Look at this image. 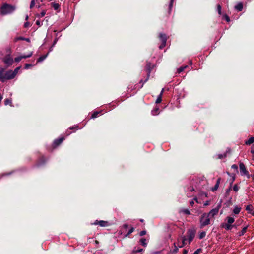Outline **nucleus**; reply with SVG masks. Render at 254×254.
<instances>
[{"label": "nucleus", "mask_w": 254, "mask_h": 254, "mask_svg": "<svg viewBox=\"0 0 254 254\" xmlns=\"http://www.w3.org/2000/svg\"><path fill=\"white\" fill-rule=\"evenodd\" d=\"M217 11L219 15H222V6L220 4L217 5Z\"/></svg>", "instance_id": "nucleus-38"}, {"label": "nucleus", "mask_w": 254, "mask_h": 254, "mask_svg": "<svg viewBox=\"0 0 254 254\" xmlns=\"http://www.w3.org/2000/svg\"><path fill=\"white\" fill-rule=\"evenodd\" d=\"M10 70L5 71L3 68L0 69V81L2 82H5L7 80L13 79L10 78L11 74L9 73Z\"/></svg>", "instance_id": "nucleus-5"}, {"label": "nucleus", "mask_w": 254, "mask_h": 254, "mask_svg": "<svg viewBox=\"0 0 254 254\" xmlns=\"http://www.w3.org/2000/svg\"><path fill=\"white\" fill-rule=\"evenodd\" d=\"M254 207L252 205H248L246 206V210L248 211L249 214L254 216V211H253Z\"/></svg>", "instance_id": "nucleus-23"}, {"label": "nucleus", "mask_w": 254, "mask_h": 254, "mask_svg": "<svg viewBox=\"0 0 254 254\" xmlns=\"http://www.w3.org/2000/svg\"><path fill=\"white\" fill-rule=\"evenodd\" d=\"M118 104V102L117 101H113L112 102L106 105V107H109V110L111 111V110L113 109L114 108H115L117 105Z\"/></svg>", "instance_id": "nucleus-17"}, {"label": "nucleus", "mask_w": 254, "mask_h": 254, "mask_svg": "<svg viewBox=\"0 0 254 254\" xmlns=\"http://www.w3.org/2000/svg\"><path fill=\"white\" fill-rule=\"evenodd\" d=\"M92 224L99 225L101 227H107L110 225V223L107 221L96 220Z\"/></svg>", "instance_id": "nucleus-13"}, {"label": "nucleus", "mask_w": 254, "mask_h": 254, "mask_svg": "<svg viewBox=\"0 0 254 254\" xmlns=\"http://www.w3.org/2000/svg\"><path fill=\"white\" fill-rule=\"evenodd\" d=\"M158 37L161 42V44L159 46V49L161 50L166 46V42H167L168 37L166 35V34H165L164 33H160L159 34Z\"/></svg>", "instance_id": "nucleus-10"}, {"label": "nucleus", "mask_w": 254, "mask_h": 254, "mask_svg": "<svg viewBox=\"0 0 254 254\" xmlns=\"http://www.w3.org/2000/svg\"><path fill=\"white\" fill-rule=\"evenodd\" d=\"M32 64L26 63L25 64L24 68L27 69L29 67H32Z\"/></svg>", "instance_id": "nucleus-49"}, {"label": "nucleus", "mask_w": 254, "mask_h": 254, "mask_svg": "<svg viewBox=\"0 0 254 254\" xmlns=\"http://www.w3.org/2000/svg\"><path fill=\"white\" fill-rule=\"evenodd\" d=\"M248 227V226H247L244 227L242 229V230L238 233V236L240 237V236L244 235L245 234V233L247 232Z\"/></svg>", "instance_id": "nucleus-29"}, {"label": "nucleus", "mask_w": 254, "mask_h": 254, "mask_svg": "<svg viewBox=\"0 0 254 254\" xmlns=\"http://www.w3.org/2000/svg\"><path fill=\"white\" fill-rule=\"evenodd\" d=\"M251 177H252V180H253V181L254 182V173L253 174L251 175Z\"/></svg>", "instance_id": "nucleus-64"}, {"label": "nucleus", "mask_w": 254, "mask_h": 254, "mask_svg": "<svg viewBox=\"0 0 254 254\" xmlns=\"http://www.w3.org/2000/svg\"><path fill=\"white\" fill-rule=\"evenodd\" d=\"M222 19L226 21L227 22L230 21V18L227 14H224L222 15Z\"/></svg>", "instance_id": "nucleus-36"}, {"label": "nucleus", "mask_w": 254, "mask_h": 254, "mask_svg": "<svg viewBox=\"0 0 254 254\" xmlns=\"http://www.w3.org/2000/svg\"><path fill=\"white\" fill-rule=\"evenodd\" d=\"M196 233V231L194 228H190L187 230L186 235L184 236L187 238V241H188L189 244H190L193 240Z\"/></svg>", "instance_id": "nucleus-3"}, {"label": "nucleus", "mask_w": 254, "mask_h": 254, "mask_svg": "<svg viewBox=\"0 0 254 254\" xmlns=\"http://www.w3.org/2000/svg\"><path fill=\"white\" fill-rule=\"evenodd\" d=\"M184 70V68H183L182 66L180 67L179 68H178L177 69V72L178 74H180L181 73L182 71H183Z\"/></svg>", "instance_id": "nucleus-47"}, {"label": "nucleus", "mask_w": 254, "mask_h": 254, "mask_svg": "<svg viewBox=\"0 0 254 254\" xmlns=\"http://www.w3.org/2000/svg\"><path fill=\"white\" fill-rule=\"evenodd\" d=\"M100 110H103L104 111V114L105 113H107L108 111H110L109 110V107L106 108V105L104 106H102V109Z\"/></svg>", "instance_id": "nucleus-44"}, {"label": "nucleus", "mask_w": 254, "mask_h": 254, "mask_svg": "<svg viewBox=\"0 0 254 254\" xmlns=\"http://www.w3.org/2000/svg\"><path fill=\"white\" fill-rule=\"evenodd\" d=\"M151 114L153 116L157 115L159 114V108L158 106H156L152 111Z\"/></svg>", "instance_id": "nucleus-26"}, {"label": "nucleus", "mask_w": 254, "mask_h": 254, "mask_svg": "<svg viewBox=\"0 0 254 254\" xmlns=\"http://www.w3.org/2000/svg\"><path fill=\"white\" fill-rule=\"evenodd\" d=\"M227 151H226V152H225L223 154H219L217 155V156H218V159H222L223 158H225L227 157Z\"/></svg>", "instance_id": "nucleus-35"}, {"label": "nucleus", "mask_w": 254, "mask_h": 254, "mask_svg": "<svg viewBox=\"0 0 254 254\" xmlns=\"http://www.w3.org/2000/svg\"><path fill=\"white\" fill-rule=\"evenodd\" d=\"M143 251V249H139V248H137L136 247H134L133 250H132V253L133 254H136V253H140V252H142Z\"/></svg>", "instance_id": "nucleus-34"}, {"label": "nucleus", "mask_w": 254, "mask_h": 254, "mask_svg": "<svg viewBox=\"0 0 254 254\" xmlns=\"http://www.w3.org/2000/svg\"><path fill=\"white\" fill-rule=\"evenodd\" d=\"M234 226V225H230L228 223H222L221 224V227L227 230H231Z\"/></svg>", "instance_id": "nucleus-20"}, {"label": "nucleus", "mask_w": 254, "mask_h": 254, "mask_svg": "<svg viewBox=\"0 0 254 254\" xmlns=\"http://www.w3.org/2000/svg\"><path fill=\"white\" fill-rule=\"evenodd\" d=\"M209 204H210V201H206L205 202V203H204V206H207V205H209Z\"/></svg>", "instance_id": "nucleus-61"}, {"label": "nucleus", "mask_w": 254, "mask_h": 254, "mask_svg": "<svg viewBox=\"0 0 254 254\" xmlns=\"http://www.w3.org/2000/svg\"><path fill=\"white\" fill-rule=\"evenodd\" d=\"M134 230V228L133 226H130L129 227V225L125 223L120 227V229L119 231V234L120 235H124V238L129 237V235L131 234Z\"/></svg>", "instance_id": "nucleus-2"}, {"label": "nucleus", "mask_w": 254, "mask_h": 254, "mask_svg": "<svg viewBox=\"0 0 254 254\" xmlns=\"http://www.w3.org/2000/svg\"><path fill=\"white\" fill-rule=\"evenodd\" d=\"M57 41H58V39L57 38H56L55 39L54 41H53L52 46H54L56 44Z\"/></svg>", "instance_id": "nucleus-58"}, {"label": "nucleus", "mask_w": 254, "mask_h": 254, "mask_svg": "<svg viewBox=\"0 0 254 254\" xmlns=\"http://www.w3.org/2000/svg\"><path fill=\"white\" fill-rule=\"evenodd\" d=\"M206 233L205 231H202L199 233L198 237H199V239H202L206 236Z\"/></svg>", "instance_id": "nucleus-37"}, {"label": "nucleus", "mask_w": 254, "mask_h": 254, "mask_svg": "<svg viewBox=\"0 0 254 254\" xmlns=\"http://www.w3.org/2000/svg\"><path fill=\"white\" fill-rule=\"evenodd\" d=\"M181 238L182 242L180 244H178V247L179 248H182L186 244L187 238L185 236H182Z\"/></svg>", "instance_id": "nucleus-19"}, {"label": "nucleus", "mask_w": 254, "mask_h": 254, "mask_svg": "<svg viewBox=\"0 0 254 254\" xmlns=\"http://www.w3.org/2000/svg\"><path fill=\"white\" fill-rule=\"evenodd\" d=\"M163 91H164V89H162L161 93H160V94L157 97V98L156 100V102L155 103L156 104H158V103H161V102L162 101V94H163Z\"/></svg>", "instance_id": "nucleus-28"}, {"label": "nucleus", "mask_w": 254, "mask_h": 254, "mask_svg": "<svg viewBox=\"0 0 254 254\" xmlns=\"http://www.w3.org/2000/svg\"><path fill=\"white\" fill-rule=\"evenodd\" d=\"M33 53L30 52L28 55H24L22 56H20L14 58V61L15 62H19L22 59H26L27 58H29L32 56Z\"/></svg>", "instance_id": "nucleus-15"}, {"label": "nucleus", "mask_w": 254, "mask_h": 254, "mask_svg": "<svg viewBox=\"0 0 254 254\" xmlns=\"http://www.w3.org/2000/svg\"><path fill=\"white\" fill-rule=\"evenodd\" d=\"M226 219L227 220V223L230 225H232V224L235 221L234 218L230 216L227 217Z\"/></svg>", "instance_id": "nucleus-31"}, {"label": "nucleus", "mask_w": 254, "mask_h": 254, "mask_svg": "<svg viewBox=\"0 0 254 254\" xmlns=\"http://www.w3.org/2000/svg\"><path fill=\"white\" fill-rule=\"evenodd\" d=\"M147 81H145V80H143L142 79L140 80V81H139V84H141V85L139 87V89L143 87V85Z\"/></svg>", "instance_id": "nucleus-48"}, {"label": "nucleus", "mask_w": 254, "mask_h": 254, "mask_svg": "<svg viewBox=\"0 0 254 254\" xmlns=\"http://www.w3.org/2000/svg\"><path fill=\"white\" fill-rule=\"evenodd\" d=\"M52 7L55 9V10H58L59 7H60V5L58 4V3H52Z\"/></svg>", "instance_id": "nucleus-40"}, {"label": "nucleus", "mask_w": 254, "mask_h": 254, "mask_svg": "<svg viewBox=\"0 0 254 254\" xmlns=\"http://www.w3.org/2000/svg\"><path fill=\"white\" fill-rule=\"evenodd\" d=\"M221 180V178H218L217 179V180L216 184L214 185V186L213 187H212L211 188V190L212 191H214L218 189V187L219 186Z\"/></svg>", "instance_id": "nucleus-22"}, {"label": "nucleus", "mask_w": 254, "mask_h": 254, "mask_svg": "<svg viewBox=\"0 0 254 254\" xmlns=\"http://www.w3.org/2000/svg\"><path fill=\"white\" fill-rule=\"evenodd\" d=\"M231 168L234 169L237 172H238V166L236 164L232 165Z\"/></svg>", "instance_id": "nucleus-50"}, {"label": "nucleus", "mask_w": 254, "mask_h": 254, "mask_svg": "<svg viewBox=\"0 0 254 254\" xmlns=\"http://www.w3.org/2000/svg\"><path fill=\"white\" fill-rule=\"evenodd\" d=\"M155 65L154 64H151L149 62H146V64L144 68V70L145 71L147 76L146 78L145 79V81H147L150 77V73L152 70L154 68Z\"/></svg>", "instance_id": "nucleus-6"}, {"label": "nucleus", "mask_w": 254, "mask_h": 254, "mask_svg": "<svg viewBox=\"0 0 254 254\" xmlns=\"http://www.w3.org/2000/svg\"><path fill=\"white\" fill-rule=\"evenodd\" d=\"M45 14H46V11L45 10H43L40 13L39 16H40L41 17H42L44 16Z\"/></svg>", "instance_id": "nucleus-53"}, {"label": "nucleus", "mask_w": 254, "mask_h": 254, "mask_svg": "<svg viewBox=\"0 0 254 254\" xmlns=\"http://www.w3.org/2000/svg\"><path fill=\"white\" fill-rule=\"evenodd\" d=\"M4 104L5 106L9 105L10 106H13L11 98L5 99L4 100Z\"/></svg>", "instance_id": "nucleus-27"}, {"label": "nucleus", "mask_w": 254, "mask_h": 254, "mask_svg": "<svg viewBox=\"0 0 254 254\" xmlns=\"http://www.w3.org/2000/svg\"><path fill=\"white\" fill-rule=\"evenodd\" d=\"M231 190H232V186H231L230 185V187L226 190V192H225L226 196L229 195L230 192Z\"/></svg>", "instance_id": "nucleus-41"}, {"label": "nucleus", "mask_w": 254, "mask_h": 254, "mask_svg": "<svg viewBox=\"0 0 254 254\" xmlns=\"http://www.w3.org/2000/svg\"><path fill=\"white\" fill-rule=\"evenodd\" d=\"M66 137L64 134V135H61L59 138L55 139L52 144V149L57 148L65 140Z\"/></svg>", "instance_id": "nucleus-8"}, {"label": "nucleus", "mask_w": 254, "mask_h": 254, "mask_svg": "<svg viewBox=\"0 0 254 254\" xmlns=\"http://www.w3.org/2000/svg\"><path fill=\"white\" fill-rule=\"evenodd\" d=\"M146 234V230H142L139 232V235L140 236H142L145 235Z\"/></svg>", "instance_id": "nucleus-52"}, {"label": "nucleus", "mask_w": 254, "mask_h": 254, "mask_svg": "<svg viewBox=\"0 0 254 254\" xmlns=\"http://www.w3.org/2000/svg\"><path fill=\"white\" fill-rule=\"evenodd\" d=\"M15 10L14 6L5 3L0 8L1 13L3 15L12 13Z\"/></svg>", "instance_id": "nucleus-4"}, {"label": "nucleus", "mask_w": 254, "mask_h": 254, "mask_svg": "<svg viewBox=\"0 0 254 254\" xmlns=\"http://www.w3.org/2000/svg\"><path fill=\"white\" fill-rule=\"evenodd\" d=\"M189 203L192 207V206H193L194 202L193 200H191V201H190Z\"/></svg>", "instance_id": "nucleus-59"}, {"label": "nucleus", "mask_w": 254, "mask_h": 254, "mask_svg": "<svg viewBox=\"0 0 254 254\" xmlns=\"http://www.w3.org/2000/svg\"><path fill=\"white\" fill-rule=\"evenodd\" d=\"M181 212L183 213L186 215H190L191 213L190 211L187 209H183L181 210Z\"/></svg>", "instance_id": "nucleus-39"}, {"label": "nucleus", "mask_w": 254, "mask_h": 254, "mask_svg": "<svg viewBox=\"0 0 254 254\" xmlns=\"http://www.w3.org/2000/svg\"><path fill=\"white\" fill-rule=\"evenodd\" d=\"M241 210V207L238 206H235L233 211L235 214H238L240 212Z\"/></svg>", "instance_id": "nucleus-30"}, {"label": "nucleus", "mask_w": 254, "mask_h": 254, "mask_svg": "<svg viewBox=\"0 0 254 254\" xmlns=\"http://www.w3.org/2000/svg\"><path fill=\"white\" fill-rule=\"evenodd\" d=\"M18 40H25L27 42H29L30 39L29 38H26L22 37H19L17 38Z\"/></svg>", "instance_id": "nucleus-46"}, {"label": "nucleus", "mask_w": 254, "mask_h": 254, "mask_svg": "<svg viewBox=\"0 0 254 254\" xmlns=\"http://www.w3.org/2000/svg\"><path fill=\"white\" fill-rule=\"evenodd\" d=\"M226 173L229 176L231 177V179H230V185L231 186H232V184L233 183V182L235 181V179H236V175L234 173H231L229 172H226Z\"/></svg>", "instance_id": "nucleus-18"}, {"label": "nucleus", "mask_w": 254, "mask_h": 254, "mask_svg": "<svg viewBox=\"0 0 254 254\" xmlns=\"http://www.w3.org/2000/svg\"><path fill=\"white\" fill-rule=\"evenodd\" d=\"M20 67L19 66V67H16L14 69V71L10 70L9 73L11 74L10 75H11V77H10L14 78L15 77V76H16V75L17 74V73H18V70L20 69Z\"/></svg>", "instance_id": "nucleus-21"}, {"label": "nucleus", "mask_w": 254, "mask_h": 254, "mask_svg": "<svg viewBox=\"0 0 254 254\" xmlns=\"http://www.w3.org/2000/svg\"><path fill=\"white\" fill-rule=\"evenodd\" d=\"M188 189H189V191H194V189L193 187H190L189 188H188Z\"/></svg>", "instance_id": "nucleus-54"}, {"label": "nucleus", "mask_w": 254, "mask_h": 254, "mask_svg": "<svg viewBox=\"0 0 254 254\" xmlns=\"http://www.w3.org/2000/svg\"><path fill=\"white\" fill-rule=\"evenodd\" d=\"M175 0H170L168 5H166L164 8L165 10V15L168 17L169 16L172 11L173 5Z\"/></svg>", "instance_id": "nucleus-11"}, {"label": "nucleus", "mask_w": 254, "mask_h": 254, "mask_svg": "<svg viewBox=\"0 0 254 254\" xmlns=\"http://www.w3.org/2000/svg\"><path fill=\"white\" fill-rule=\"evenodd\" d=\"M202 252V249L201 248H199L197 249L193 254H200Z\"/></svg>", "instance_id": "nucleus-45"}, {"label": "nucleus", "mask_w": 254, "mask_h": 254, "mask_svg": "<svg viewBox=\"0 0 254 254\" xmlns=\"http://www.w3.org/2000/svg\"><path fill=\"white\" fill-rule=\"evenodd\" d=\"M188 250L186 249H184L183 251V254H187L188 253Z\"/></svg>", "instance_id": "nucleus-60"}, {"label": "nucleus", "mask_w": 254, "mask_h": 254, "mask_svg": "<svg viewBox=\"0 0 254 254\" xmlns=\"http://www.w3.org/2000/svg\"><path fill=\"white\" fill-rule=\"evenodd\" d=\"M239 168L240 174L242 176H246L248 179L250 178L251 175H250L249 171L243 162H240Z\"/></svg>", "instance_id": "nucleus-9"}, {"label": "nucleus", "mask_w": 254, "mask_h": 254, "mask_svg": "<svg viewBox=\"0 0 254 254\" xmlns=\"http://www.w3.org/2000/svg\"><path fill=\"white\" fill-rule=\"evenodd\" d=\"M12 174V172H9V173H2L1 174H0V179H1L3 177L7 176Z\"/></svg>", "instance_id": "nucleus-42"}, {"label": "nucleus", "mask_w": 254, "mask_h": 254, "mask_svg": "<svg viewBox=\"0 0 254 254\" xmlns=\"http://www.w3.org/2000/svg\"><path fill=\"white\" fill-rule=\"evenodd\" d=\"M138 243L144 247H146L147 245L146 239L144 238H142L138 241Z\"/></svg>", "instance_id": "nucleus-25"}, {"label": "nucleus", "mask_w": 254, "mask_h": 254, "mask_svg": "<svg viewBox=\"0 0 254 254\" xmlns=\"http://www.w3.org/2000/svg\"><path fill=\"white\" fill-rule=\"evenodd\" d=\"M221 207L220 203L216 208L211 210L208 213H203L200 218V228H203L211 223V219L214 218L219 212Z\"/></svg>", "instance_id": "nucleus-1"}, {"label": "nucleus", "mask_w": 254, "mask_h": 254, "mask_svg": "<svg viewBox=\"0 0 254 254\" xmlns=\"http://www.w3.org/2000/svg\"><path fill=\"white\" fill-rule=\"evenodd\" d=\"M47 161L46 158L43 155L40 156L38 159L36 164V167H39L41 165H44Z\"/></svg>", "instance_id": "nucleus-14"}, {"label": "nucleus", "mask_w": 254, "mask_h": 254, "mask_svg": "<svg viewBox=\"0 0 254 254\" xmlns=\"http://www.w3.org/2000/svg\"><path fill=\"white\" fill-rule=\"evenodd\" d=\"M29 25H30L29 23L28 22H26L24 23V27L25 28H27V27H29Z\"/></svg>", "instance_id": "nucleus-56"}, {"label": "nucleus", "mask_w": 254, "mask_h": 254, "mask_svg": "<svg viewBox=\"0 0 254 254\" xmlns=\"http://www.w3.org/2000/svg\"><path fill=\"white\" fill-rule=\"evenodd\" d=\"M192 64H193V62H192V61L191 60H190V61H189V64L190 65H191H191H192Z\"/></svg>", "instance_id": "nucleus-62"}, {"label": "nucleus", "mask_w": 254, "mask_h": 254, "mask_svg": "<svg viewBox=\"0 0 254 254\" xmlns=\"http://www.w3.org/2000/svg\"><path fill=\"white\" fill-rule=\"evenodd\" d=\"M3 61L5 64L8 66L11 65L13 63V59L10 57L9 55L5 56L4 58Z\"/></svg>", "instance_id": "nucleus-16"}, {"label": "nucleus", "mask_w": 254, "mask_h": 254, "mask_svg": "<svg viewBox=\"0 0 254 254\" xmlns=\"http://www.w3.org/2000/svg\"><path fill=\"white\" fill-rule=\"evenodd\" d=\"M254 142V137H250L248 140L245 142L246 145H251Z\"/></svg>", "instance_id": "nucleus-33"}, {"label": "nucleus", "mask_w": 254, "mask_h": 254, "mask_svg": "<svg viewBox=\"0 0 254 254\" xmlns=\"http://www.w3.org/2000/svg\"><path fill=\"white\" fill-rule=\"evenodd\" d=\"M48 54V53H47L46 55H43L41 56L37 59V63H40V62H42L44 60H45L46 59V58L47 57Z\"/></svg>", "instance_id": "nucleus-32"}, {"label": "nucleus", "mask_w": 254, "mask_h": 254, "mask_svg": "<svg viewBox=\"0 0 254 254\" xmlns=\"http://www.w3.org/2000/svg\"><path fill=\"white\" fill-rule=\"evenodd\" d=\"M35 5V0H32L30 5V8L32 9Z\"/></svg>", "instance_id": "nucleus-51"}, {"label": "nucleus", "mask_w": 254, "mask_h": 254, "mask_svg": "<svg viewBox=\"0 0 254 254\" xmlns=\"http://www.w3.org/2000/svg\"><path fill=\"white\" fill-rule=\"evenodd\" d=\"M90 115L89 119H95L98 117L100 116H101L104 114L103 110H97L94 111L92 113H90L89 115Z\"/></svg>", "instance_id": "nucleus-12"}, {"label": "nucleus", "mask_w": 254, "mask_h": 254, "mask_svg": "<svg viewBox=\"0 0 254 254\" xmlns=\"http://www.w3.org/2000/svg\"><path fill=\"white\" fill-rule=\"evenodd\" d=\"M36 24L37 25H38V26H41V22L39 21V20H37L36 21Z\"/></svg>", "instance_id": "nucleus-57"}, {"label": "nucleus", "mask_w": 254, "mask_h": 254, "mask_svg": "<svg viewBox=\"0 0 254 254\" xmlns=\"http://www.w3.org/2000/svg\"><path fill=\"white\" fill-rule=\"evenodd\" d=\"M83 127H81L79 124L74 125V126L69 127L64 132L65 136L70 135L72 133L75 132L76 130L81 129Z\"/></svg>", "instance_id": "nucleus-7"}, {"label": "nucleus", "mask_w": 254, "mask_h": 254, "mask_svg": "<svg viewBox=\"0 0 254 254\" xmlns=\"http://www.w3.org/2000/svg\"><path fill=\"white\" fill-rule=\"evenodd\" d=\"M193 201H195L197 203H199L198 202V198H197V197H195L194 198H193Z\"/></svg>", "instance_id": "nucleus-63"}, {"label": "nucleus", "mask_w": 254, "mask_h": 254, "mask_svg": "<svg viewBox=\"0 0 254 254\" xmlns=\"http://www.w3.org/2000/svg\"><path fill=\"white\" fill-rule=\"evenodd\" d=\"M239 189V187L238 186L237 184H235L234 186L233 187V190L234 191L237 192Z\"/></svg>", "instance_id": "nucleus-43"}, {"label": "nucleus", "mask_w": 254, "mask_h": 254, "mask_svg": "<svg viewBox=\"0 0 254 254\" xmlns=\"http://www.w3.org/2000/svg\"><path fill=\"white\" fill-rule=\"evenodd\" d=\"M178 251V248L177 246H175V248L173 250V252L175 253H177Z\"/></svg>", "instance_id": "nucleus-55"}, {"label": "nucleus", "mask_w": 254, "mask_h": 254, "mask_svg": "<svg viewBox=\"0 0 254 254\" xmlns=\"http://www.w3.org/2000/svg\"><path fill=\"white\" fill-rule=\"evenodd\" d=\"M235 9L237 11H242L243 9V3L242 2H239L235 6Z\"/></svg>", "instance_id": "nucleus-24"}]
</instances>
